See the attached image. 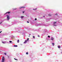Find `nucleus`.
Returning <instances> with one entry per match:
<instances>
[{"label": "nucleus", "mask_w": 62, "mask_h": 62, "mask_svg": "<svg viewBox=\"0 0 62 62\" xmlns=\"http://www.w3.org/2000/svg\"><path fill=\"white\" fill-rule=\"evenodd\" d=\"M14 59H15V60H18L17 59H16L15 58H14Z\"/></svg>", "instance_id": "f3484780"}, {"label": "nucleus", "mask_w": 62, "mask_h": 62, "mask_svg": "<svg viewBox=\"0 0 62 62\" xmlns=\"http://www.w3.org/2000/svg\"><path fill=\"white\" fill-rule=\"evenodd\" d=\"M28 40H29V38H27V41H28Z\"/></svg>", "instance_id": "4468645a"}, {"label": "nucleus", "mask_w": 62, "mask_h": 62, "mask_svg": "<svg viewBox=\"0 0 62 62\" xmlns=\"http://www.w3.org/2000/svg\"><path fill=\"white\" fill-rule=\"evenodd\" d=\"M37 18H35V21H37Z\"/></svg>", "instance_id": "a211bd4d"}, {"label": "nucleus", "mask_w": 62, "mask_h": 62, "mask_svg": "<svg viewBox=\"0 0 62 62\" xmlns=\"http://www.w3.org/2000/svg\"><path fill=\"white\" fill-rule=\"evenodd\" d=\"M8 58H9V56H8Z\"/></svg>", "instance_id": "2f4dec72"}, {"label": "nucleus", "mask_w": 62, "mask_h": 62, "mask_svg": "<svg viewBox=\"0 0 62 62\" xmlns=\"http://www.w3.org/2000/svg\"><path fill=\"white\" fill-rule=\"evenodd\" d=\"M27 23H29V22L27 21Z\"/></svg>", "instance_id": "bb28decb"}, {"label": "nucleus", "mask_w": 62, "mask_h": 62, "mask_svg": "<svg viewBox=\"0 0 62 62\" xmlns=\"http://www.w3.org/2000/svg\"><path fill=\"white\" fill-rule=\"evenodd\" d=\"M55 15L56 16L58 15H57V14H55Z\"/></svg>", "instance_id": "2eb2a0df"}, {"label": "nucleus", "mask_w": 62, "mask_h": 62, "mask_svg": "<svg viewBox=\"0 0 62 62\" xmlns=\"http://www.w3.org/2000/svg\"><path fill=\"white\" fill-rule=\"evenodd\" d=\"M27 42V40H26L24 42V43H26V42Z\"/></svg>", "instance_id": "0eeeda50"}, {"label": "nucleus", "mask_w": 62, "mask_h": 62, "mask_svg": "<svg viewBox=\"0 0 62 62\" xmlns=\"http://www.w3.org/2000/svg\"><path fill=\"white\" fill-rule=\"evenodd\" d=\"M53 25H54V26H56V24H53Z\"/></svg>", "instance_id": "ddd939ff"}, {"label": "nucleus", "mask_w": 62, "mask_h": 62, "mask_svg": "<svg viewBox=\"0 0 62 62\" xmlns=\"http://www.w3.org/2000/svg\"><path fill=\"white\" fill-rule=\"evenodd\" d=\"M16 9H17V8H16L14 9H15V10H16Z\"/></svg>", "instance_id": "393cba45"}, {"label": "nucleus", "mask_w": 62, "mask_h": 62, "mask_svg": "<svg viewBox=\"0 0 62 62\" xmlns=\"http://www.w3.org/2000/svg\"><path fill=\"white\" fill-rule=\"evenodd\" d=\"M0 52H1V51H0Z\"/></svg>", "instance_id": "72a5a7b5"}, {"label": "nucleus", "mask_w": 62, "mask_h": 62, "mask_svg": "<svg viewBox=\"0 0 62 62\" xmlns=\"http://www.w3.org/2000/svg\"><path fill=\"white\" fill-rule=\"evenodd\" d=\"M4 61H5V57H3L2 62H4Z\"/></svg>", "instance_id": "f257e3e1"}, {"label": "nucleus", "mask_w": 62, "mask_h": 62, "mask_svg": "<svg viewBox=\"0 0 62 62\" xmlns=\"http://www.w3.org/2000/svg\"><path fill=\"white\" fill-rule=\"evenodd\" d=\"M10 13V12H7L6 13V14H7V13H8V14H9Z\"/></svg>", "instance_id": "39448f33"}, {"label": "nucleus", "mask_w": 62, "mask_h": 62, "mask_svg": "<svg viewBox=\"0 0 62 62\" xmlns=\"http://www.w3.org/2000/svg\"><path fill=\"white\" fill-rule=\"evenodd\" d=\"M7 19H8V20H9V19H10V18H9V16H7Z\"/></svg>", "instance_id": "f03ea898"}, {"label": "nucleus", "mask_w": 62, "mask_h": 62, "mask_svg": "<svg viewBox=\"0 0 62 62\" xmlns=\"http://www.w3.org/2000/svg\"><path fill=\"white\" fill-rule=\"evenodd\" d=\"M1 32H2V31L0 32V33H1Z\"/></svg>", "instance_id": "c85d7f7f"}, {"label": "nucleus", "mask_w": 62, "mask_h": 62, "mask_svg": "<svg viewBox=\"0 0 62 62\" xmlns=\"http://www.w3.org/2000/svg\"><path fill=\"white\" fill-rule=\"evenodd\" d=\"M17 41L18 43H19V40H18Z\"/></svg>", "instance_id": "9b49d317"}, {"label": "nucleus", "mask_w": 62, "mask_h": 62, "mask_svg": "<svg viewBox=\"0 0 62 62\" xmlns=\"http://www.w3.org/2000/svg\"><path fill=\"white\" fill-rule=\"evenodd\" d=\"M58 48H60V46H58Z\"/></svg>", "instance_id": "1a4fd4ad"}, {"label": "nucleus", "mask_w": 62, "mask_h": 62, "mask_svg": "<svg viewBox=\"0 0 62 62\" xmlns=\"http://www.w3.org/2000/svg\"><path fill=\"white\" fill-rule=\"evenodd\" d=\"M48 16H51V15L50 14L48 15Z\"/></svg>", "instance_id": "b1692460"}, {"label": "nucleus", "mask_w": 62, "mask_h": 62, "mask_svg": "<svg viewBox=\"0 0 62 62\" xmlns=\"http://www.w3.org/2000/svg\"><path fill=\"white\" fill-rule=\"evenodd\" d=\"M9 42H10V43H11V42H12V41H10Z\"/></svg>", "instance_id": "dca6fc26"}, {"label": "nucleus", "mask_w": 62, "mask_h": 62, "mask_svg": "<svg viewBox=\"0 0 62 62\" xmlns=\"http://www.w3.org/2000/svg\"><path fill=\"white\" fill-rule=\"evenodd\" d=\"M23 17H24V16H22L21 17V19H22V18H23Z\"/></svg>", "instance_id": "f8f14e48"}, {"label": "nucleus", "mask_w": 62, "mask_h": 62, "mask_svg": "<svg viewBox=\"0 0 62 62\" xmlns=\"http://www.w3.org/2000/svg\"><path fill=\"white\" fill-rule=\"evenodd\" d=\"M14 47H18V46L17 45H14Z\"/></svg>", "instance_id": "423d86ee"}, {"label": "nucleus", "mask_w": 62, "mask_h": 62, "mask_svg": "<svg viewBox=\"0 0 62 62\" xmlns=\"http://www.w3.org/2000/svg\"><path fill=\"white\" fill-rule=\"evenodd\" d=\"M51 40H53L54 39V38L53 37H51Z\"/></svg>", "instance_id": "20e7f679"}, {"label": "nucleus", "mask_w": 62, "mask_h": 62, "mask_svg": "<svg viewBox=\"0 0 62 62\" xmlns=\"http://www.w3.org/2000/svg\"><path fill=\"white\" fill-rule=\"evenodd\" d=\"M25 8V7H21L19 8L20 9H21V8Z\"/></svg>", "instance_id": "7ed1b4c3"}, {"label": "nucleus", "mask_w": 62, "mask_h": 62, "mask_svg": "<svg viewBox=\"0 0 62 62\" xmlns=\"http://www.w3.org/2000/svg\"><path fill=\"white\" fill-rule=\"evenodd\" d=\"M6 54H6V53H4V54H5V55H6Z\"/></svg>", "instance_id": "5701e85b"}, {"label": "nucleus", "mask_w": 62, "mask_h": 62, "mask_svg": "<svg viewBox=\"0 0 62 62\" xmlns=\"http://www.w3.org/2000/svg\"><path fill=\"white\" fill-rule=\"evenodd\" d=\"M33 38H35V36H33Z\"/></svg>", "instance_id": "412c9836"}, {"label": "nucleus", "mask_w": 62, "mask_h": 62, "mask_svg": "<svg viewBox=\"0 0 62 62\" xmlns=\"http://www.w3.org/2000/svg\"><path fill=\"white\" fill-rule=\"evenodd\" d=\"M43 17H45V16H43Z\"/></svg>", "instance_id": "473e14b6"}, {"label": "nucleus", "mask_w": 62, "mask_h": 62, "mask_svg": "<svg viewBox=\"0 0 62 62\" xmlns=\"http://www.w3.org/2000/svg\"><path fill=\"white\" fill-rule=\"evenodd\" d=\"M48 38H50V36H48Z\"/></svg>", "instance_id": "4be33fe9"}, {"label": "nucleus", "mask_w": 62, "mask_h": 62, "mask_svg": "<svg viewBox=\"0 0 62 62\" xmlns=\"http://www.w3.org/2000/svg\"><path fill=\"white\" fill-rule=\"evenodd\" d=\"M2 23V22H1L0 23V24H1Z\"/></svg>", "instance_id": "7c9ffc66"}, {"label": "nucleus", "mask_w": 62, "mask_h": 62, "mask_svg": "<svg viewBox=\"0 0 62 62\" xmlns=\"http://www.w3.org/2000/svg\"><path fill=\"white\" fill-rule=\"evenodd\" d=\"M52 44L53 46H54V43H52Z\"/></svg>", "instance_id": "9d476101"}, {"label": "nucleus", "mask_w": 62, "mask_h": 62, "mask_svg": "<svg viewBox=\"0 0 62 62\" xmlns=\"http://www.w3.org/2000/svg\"><path fill=\"white\" fill-rule=\"evenodd\" d=\"M36 9H37V8H36V9H33L34 10H36Z\"/></svg>", "instance_id": "cd10ccee"}, {"label": "nucleus", "mask_w": 62, "mask_h": 62, "mask_svg": "<svg viewBox=\"0 0 62 62\" xmlns=\"http://www.w3.org/2000/svg\"><path fill=\"white\" fill-rule=\"evenodd\" d=\"M2 43H3V44H4V43H5V42H2Z\"/></svg>", "instance_id": "6ab92c4d"}, {"label": "nucleus", "mask_w": 62, "mask_h": 62, "mask_svg": "<svg viewBox=\"0 0 62 62\" xmlns=\"http://www.w3.org/2000/svg\"><path fill=\"white\" fill-rule=\"evenodd\" d=\"M28 54V52L26 53V54Z\"/></svg>", "instance_id": "aec40b11"}, {"label": "nucleus", "mask_w": 62, "mask_h": 62, "mask_svg": "<svg viewBox=\"0 0 62 62\" xmlns=\"http://www.w3.org/2000/svg\"><path fill=\"white\" fill-rule=\"evenodd\" d=\"M38 37H39V35L38 36Z\"/></svg>", "instance_id": "c756f323"}, {"label": "nucleus", "mask_w": 62, "mask_h": 62, "mask_svg": "<svg viewBox=\"0 0 62 62\" xmlns=\"http://www.w3.org/2000/svg\"><path fill=\"white\" fill-rule=\"evenodd\" d=\"M24 11H23V13H24Z\"/></svg>", "instance_id": "a878e982"}, {"label": "nucleus", "mask_w": 62, "mask_h": 62, "mask_svg": "<svg viewBox=\"0 0 62 62\" xmlns=\"http://www.w3.org/2000/svg\"><path fill=\"white\" fill-rule=\"evenodd\" d=\"M57 23V22H53V23H54V24L55 23Z\"/></svg>", "instance_id": "6e6552de"}]
</instances>
